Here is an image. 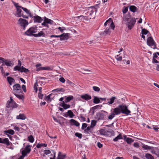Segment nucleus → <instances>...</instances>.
<instances>
[{
    "label": "nucleus",
    "instance_id": "obj_1",
    "mask_svg": "<svg viewBox=\"0 0 159 159\" xmlns=\"http://www.w3.org/2000/svg\"><path fill=\"white\" fill-rule=\"evenodd\" d=\"M131 111L128 109V107L125 104H121L113 109V111L108 116L109 120H112L116 115L120 113L125 114L126 115H129Z\"/></svg>",
    "mask_w": 159,
    "mask_h": 159
},
{
    "label": "nucleus",
    "instance_id": "obj_2",
    "mask_svg": "<svg viewBox=\"0 0 159 159\" xmlns=\"http://www.w3.org/2000/svg\"><path fill=\"white\" fill-rule=\"evenodd\" d=\"M13 93L14 95L19 99L23 100V93L20 84H16L13 86Z\"/></svg>",
    "mask_w": 159,
    "mask_h": 159
},
{
    "label": "nucleus",
    "instance_id": "obj_3",
    "mask_svg": "<svg viewBox=\"0 0 159 159\" xmlns=\"http://www.w3.org/2000/svg\"><path fill=\"white\" fill-rule=\"evenodd\" d=\"M11 2L16 8V16L18 17L22 16L23 18L28 19V16L24 15L23 13H21L22 10L21 9H22V7L19 6L18 3H16L13 0H11Z\"/></svg>",
    "mask_w": 159,
    "mask_h": 159
},
{
    "label": "nucleus",
    "instance_id": "obj_4",
    "mask_svg": "<svg viewBox=\"0 0 159 159\" xmlns=\"http://www.w3.org/2000/svg\"><path fill=\"white\" fill-rule=\"evenodd\" d=\"M37 30V27L35 26L32 27L30 28L25 32V34L29 36H33V34H33V33H36Z\"/></svg>",
    "mask_w": 159,
    "mask_h": 159
},
{
    "label": "nucleus",
    "instance_id": "obj_5",
    "mask_svg": "<svg viewBox=\"0 0 159 159\" xmlns=\"http://www.w3.org/2000/svg\"><path fill=\"white\" fill-rule=\"evenodd\" d=\"M18 24L20 25L24 30H25V27L28 25L27 20L20 18L18 20Z\"/></svg>",
    "mask_w": 159,
    "mask_h": 159
},
{
    "label": "nucleus",
    "instance_id": "obj_6",
    "mask_svg": "<svg viewBox=\"0 0 159 159\" xmlns=\"http://www.w3.org/2000/svg\"><path fill=\"white\" fill-rule=\"evenodd\" d=\"M147 43L149 46L154 49L157 48L156 43L152 37H149L148 38Z\"/></svg>",
    "mask_w": 159,
    "mask_h": 159
},
{
    "label": "nucleus",
    "instance_id": "obj_7",
    "mask_svg": "<svg viewBox=\"0 0 159 159\" xmlns=\"http://www.w3.org/2000/svg\"><path fill=\"white\" fill-rule=\"evenodd\" d=\"M10 100L8 101L6 107L8 108L11 107L12 108L17 107V104L13 100L11 97H10Z\"/></svg>",
    "mask_w": 159,
    "mask_h": 159
},
{
    "label": "nucleus",
    "instance_id": "obj_8",
    "mask_svg": "<svg viewBox=\"0 0 159 159\" xmlns=\"http://www.w3.org/2000/svg\"><path fill=\"white\" fill-rule=\"evenodd\" d=\"M1 63H4L5 65L7 66H13L14 63L12 62L9 59H5L4 58L0 57V64Z\"/></svg>",
    "mask_w": 159,
    "mask_h": 159
},
{
    "label": "nucleus",
    "instance_id": "obj_9",
    "mask_svg": "<svg viewBox=\"0 0 159 159\" xmlns=\"http://www.w3.org/2000/svg\"><path fill=\"white\" fill-rule=\"evenodd\" d=\"M43 18L44 19V21L41 24V25H42L48 28H49V26L48 24H49L52 25L53 24V21L52 20L49 19L45 16Z\"/></svg>",
    "mask_w": 159,
    "mask_h": 159
},
{
    "label": "nucleus",
    "instance_id": "obj_10",
    "mask_svg": "<svg viewBox=\"0 0 159 159\" xmlns=\"http://www.w3.org/2000/svg\"><path fill=\"white\" fill-rule=\"evenodd\" d=\"M31 146L30 145H26L24 150L21 152L22 155L25 157L27 154H29L31 151Z\"/></svg>",
    "mask_w": 159,
    "mask_h": 159
},
{
    "label": "nucleus",
    "instance_id": "obj_11",
    "mask_svg": "<svg viewBox=\"0 0 159 159\" xmlns=\"http://www.w3.org/2000/svg\"><path fill=\"white\" fill-rule=\"evenodd\" d=\"M100 134L102 135H105L107 134L108 133H110L108 135L111 136L113 135L114 134V132L112 129L110 130V131H105L104 129H101L99 130Z\"/></svg>",
    "mask_w": 159,
    "mask_h": 159
},
{
    "label": "nucleus",
    "instance_id": "obj_12",
    "mask_svg": "<svg viewBox=\"0 0 159 159\" xmlns=\"http://www.w3.org/2000/svg\"><path fill=\"white\" fill-rule=\"evenodd\" d=\"M136 22V20L134 18H132L129 22L127 24L129 30H131L134 26Z\"/></svg>",
    "mask_w": 159,
    "mask_h": 159
},
{
    "label": "nucleus",
    "instance_id": "obj_13",
    "mask_svg": "<svg viewBox=\"0 0 159 159\" xmlns=\"http://www.w3.org/2000/svg\"><path fill=\"white\" fill-rule=\"evenodd\" d=\"M0 143L4 144L7 146H8L10 145V142L7 138L4 139L0 138Z\"/></svg>",
    "mask_w": 159,
    "mask_h": 159
},
{
    "label": "nucleus",
    "instance_id": "obj_14",
    "mask_svg": "<svg viewBox=\"0 0 159 159\" xmlns=\"http://www.w3.org/2000/svg\"><path fill=\"white\" fill-rule=\"evenodd\" d=\"M33 20L35 23H40L43 20L41 17L37 15L33 16Z\"/></svg>",
    "mask_w": 159,
    "mask_h": 159
},
{
    "label": "nucleus",
    "instance_id": "obj_15",
    "mask_svg": "<svg viewBox=\"0 0 159 159\" xmlns=\"http://www.w3.org/2000/svg\"><path fill=\"white\" fill-rule=\"evenodd\" d=\"M80 98L86 101H88L90 100L92 98L91 96L87 94H85L84 95H81Z\"/></svg>",
    "mask_w": 159,
    "mask_h": 159
},
{
    "label": "nucleus",
    "instance_id": "obj_16",
    "mask_svg": "<svg viewBox=\"0 0 159 159\" xmlns=\"http://www.w3.org/2000/svg\"><path fill=\"white\" fill-rule=\"evenodd\" d=\"M97 9L93 7H90L88 8L87 13L90 15H91L94 11H96Z\"/></svg>",
    "mask_w": 159,
    "mask_h": 159
},
{
    "label": "nucleus",
    "instance_id": "obj_17",
    "mask_svg": "<svg viewBox=\"0 0 159 159\" xmlns=\"http://www.w3.org/2000/svg\"><path fill=\"white\" fill-rule=\"evenodd\" d=\"M69 34L68 33H63L60 35L61 36H60V40H65L69 38Z\"/></svg>",
    "mask_w": 159,
    "mask_h": 159
},
{
    "label": "nucleus",
    "instance_id": "obj_18",
    "mask_svg": "<svg viewBox=\"0 0 159 159\" xmlns=\"http://www.w3.org/2000/svg\"><path fill=\"white\" fill-rule=\"evenodd\" d=\"M84 132L87 134H90L92 133L93 131V128L90 127V126H88L87 127L86 129L84 130Z\"/></svg>",
    "mask_w": 159,
    "mask_h": 159
},
{
    "label": "nucleus",
    "instance_id": "obj_19",
    "mask_svg": "<svg viewBox=\"0 0 159 159\" xmlns=\"http://www.w3.org/2000/svg\"><path fill=\"white\" fill-rule=\"evenodd\" d=\"M60 106L62 107L64 109H66L70 107V105L66 104L64 101L60 105Z\"/></svg>",
    "mask_w": 159,
    "mask_h": 159
},
{
    "label": "nucleus",
    "instance_id": "obj_20",
    "mask_svg": "<svg viewBox=\"0 0 159 159\" xmlns=\"http://www.w3.org/2000/svg\"><path fill=\"white\" fill-rule=\"evenodd\" d=\"M116 99V98L115 97H112L111 98L109 99H107V100H109L107 102V104H113L115 100V99Z\"/></svg>",
    "mask_w": 159,
    "mask_h": 159
},
{
    "label": "nucleus",
    "instance_id": "obj_21",
    "mask_svg": "<svg viewBox=\"0 0 159 159\" xmlns=\"http://www.w3.org/2000/svg\"><path fill=\"white\" fill-rule=\"evenodd\" d=\"M33 36L34 37H40L41 36L44 37L45 34L43 31H41L38 34H33Z\"/></svg>",
    "mask_w": 159,
    "mask_h": 159
},
{
    "label": "nucleus",
    "instance_id": "obj_22",
    "mask_svg": "<svg viewBox=\"0 0 159 159\" xmlns=\"http://www.w3.org/2000/svg\"><path fill=\"white\" fill-rule=\"evenodd\" d=\"M70 121L71 125H74L76 126H78L80 125V123L74 119H71L70 120Z\"/></svg>",
    "mask_w": 159,
    "mask_h": 159
},
{
    "label": "nucleus",
    "instance_id": "obj_23",
    "mask_svg": "<svg viewBox=\"0 0 159 159\" xmlns=\"http://www.w3.org/2000/svg\"><path fill=\"white\" fill-rule=\"evenodd\" d=\"M22 9L27 14L29 15L30 17L32 18H33L32 15L31 14V12L28 9L23 7H22Z\"/></svg>",
    "mask_w": 159,
    "mask_h": 159
},
{
    "label": "nucleus",
    "instance_id": "obj_24",
    "mask_svg": "<svg viewBox=\"0 0 159 159\" xmlns=\"http://www.w3.org/2000/svg\"><path fill=\"white\" fill-rule=\"evenodd\" d=\"M16 118L17 119L25 120L26 116L24 114H20L19 115L16 116Z\"/></svg>",
    "mask_w": 159,
    "mask_h": 159
},
{
    "label": "nucleus",
    "instance_id": "obj_25",
    "mask_svg": "<svg viewBox=\"0 0 159 159\" xmlns=\"http://www.w3.org/2000/svg\"><path fill=\"white\" fill-rule=\"evenodd\" d=\"M7 80L10 85H11L12 84V83L14 82L15 81L14 78L11 77H7Z\"/></svg>",
    "mask_w": 159,
    "mask_h": 159
},
{
    "label": "nucleus",
    "instance_id": "obj_26",
    "mask_svg": "<svg viewBox=\"0 0 159 159\" xmlns=\"http://www.w3.org/2000/svg\"><path fill=\"white\" fill-rule=\"evenodd\" d=\"M129 9L130 11L133 12H135L138 9L135 6L131 5L129 6Z\"/></svg>",
    "mask_w": 159,
    "mask_h": 159
},
{
    "label": "nucleus",
    "instance_id": "obj_27",
    "mask_svg": "<svg viewBox=\"0 0 159 159\" xmlns=\"http://www.w3.org/2000/svg\"><path fill=\"white\" fill-rule=\"evenodd\" d=\"M122 136L121 134H120L116 137L113 139V141L114 142L117 141L119 140L122 139Z\"/></svg>",
    "mask_w": 159,
    "mask_h": 159
},
{
    "label": "nucleus",
    "instance_id": "obj_28",
    "mask_svg": "<svg viewBox=\"0 0 159 159\" xmlns=\"http://www.w3.org/2000/svg\"><path fill=\"white\" fill-rule=\"evenodd\" d=\"M4 133L6 134H9L11 135H13L15 134V131L11 129H9L4 131Z\"/></svg>",
    "mask_w": 159,
    "mask_h": 159
},
{
    "label": "nucleus",
    "instance_id": "obj_29",
    "mask_svg": "<svg viewBox=\"0 0 159 159\" xmlns=\"http://www.w3.org/2000/svg\"><path fill=\"white\" fill-rule=\"evenodd\" d=\"M65 157V155L62 154L61 152H59L57 159H64Z\"/></svg>",
    "mask_w": 159,
    "mask_h": 159
},
{
    "label": "nucleus",
    "instance_id": "obj_30",
    "mask_svg": "<svg viewBox=\"0 0 159 159\" xmlns=\"http://www.w3.org/2000/svg\"><path fill=\"white\" fill-rule=\"evenodd\" d=\"M100 100L99 98L97 97L94 96L93 100V102L95 104H97L100 102Z\"/></svg>",
    "mask_w": 159,
    "mask_h": 159
},
{
    "label": "nucleus",
    "instance_id": "obj_31",
    "mask_svg": "<svg viewBox=\"0 0 159 159\" xmlns=\"http://www.w3.org/2000/svg\"><path fill=\"white\" fill-rule=\"evenodd\" d=\"M65 91V90L63 88H58L56 89H54L52 91L53 92H64Z\"/></svg>",
    "mask_w": 159,
    "mask_h": 159
},
{
    "label": "nucleus",
    "instance_id": "obj_32",
    "mask_svg": "<svg viewBox=\"0 0 159 159\" xmlns=\"http://www.w3.org/2000/svg\"><path fill=\"white\" fill-rule=\"evenodd\" d=\"M97 116L98 117V119L100 120H103L104 116L102 113H99L97 114Z\"/></svg>",
    "mask_w": 159,
    "mask_h": 159
},
{
    "label": "nucleus",
    "instance_id": "obj_33",
    "mask_svg": "<svg viewBox=\"0 0 159 159\" xmlns=\"http://www.w3.org/2000/svg\"><path fill=\"white\" fill-rule=\"evenodd\" d=\"M111 32V31L110 30V28H107L103 32V34L105 35L109 34Z\"/></svg>",
    "mask_w": 159,
    "mask_h": 159
},
{
    "label": "nucleus",
    "instance_id": "obj_34",
    "mask_svg": "<svg viewBox=\"0 0 159 159\" xmlns=\"http://www.w3.org/2000/svg\"><path fill=\"white\" fill-rule=\"evenodd\" d=\"M50 68L49 67H41L39 68H38L37 69V70H50Z\"/></svg>",
    "mask_w": 159,
    "mask_h": 159
},
{
    "label": "nucleus",
    "instance_id": "obj_35",
    "mask_svg": "<svg viewBox=\"0 0 159 159\" xmlns=\"http://www.w3.org/2000/svg\"><path fill=\"white\" fill-rule=\"evenodd\" d=\"M125 141L128 144H130L134 141V140L131 138H127L126 139Z\"/></svg>",
    "mask_w": 159,
    "mask_h": 159
},
{
    "label": "nucleus",
    "instance_id": "obj_36",
    "mask_svg": "<svg viewBox=\"0 0 159 159\" xmlns=\"http://www.w3.org/2000/svg\"><path fill=\"white\" fill-rule=\"evenodd\" d=\"M20 72H24L25 73H27L29 72V70L28 69L24 67L23 66L21 67V69L20 70Z\"/></svg>",
    "mask_w": 159,
    "mask_h": 159
},
{
    "label": "nucleus",
    "instance_id": "obj_37",
    "mask_svg": "<svg viewBox=\"0 0 159 159\" xmlns=\"http://www.w3.org/2000/svg\"><path fill=\"white\" fill-rule=\"evenodd\" d=\"M73 98V97L72 96L67 97L66 98V100L65 101V102L67 103L69 102L71 100H72Z\"/></svg>",
    "mask_w": 159,
    "mask_h": 159
},
{
    "label": "nucleus",
    "instance_id": "obj_38",
    "mask_svg": "<svg viewBox=\"0 0 159 159\" xmlns=\"http://www.w3.org/2000/svg\"><path fill=\"white\" fill-rule=\"evenodd\" d=\"M145 157L147 159H154V157L151 154L149 153L146 154Z\"/></svg>",
    "mask_w": 159,
    "mask_h": 159
},
{
    "label": "nucleus",
    "instance_id": "obj_39",
    "mask_svg": "<svg viewBox=\"0 0 159 159\" xmlns=\"http://www.w3.org/2000/svg\"><path fill=\"white\" fill-rule=\"evenodd\" d=\"M143 148L146 150H150L153 148V147L148 146L146 145H143Z\"/></svg>",
    "mask_w": 159,
    "mask_h": 159
},
{
    "label": "nucleus",
    "instance_id": "obj_40",
    "mask_svg": "<svg viewBox=\"0 0 159 159\" xmlns=\"http://www.w3.org/2000/svg\"><path fill=\"white\" fill-rule=\"evenodd\" d=\"M46 147L47 146V144L43 143H38L36 145V147L37 148H40L42 147Z\"/></svg>",
    "mask_w": 159,
    "mask_h": 159
},
{
    "label": "nucleus",
    "instance_id": "obj_41",
    "mask_svg": "<svg viewBox=\"0 0 159 159\" xmlns=\"http://www.w3.org/2000/svg\"><path fill=\"white\" fill-rule=\"evenodd\" d=\"M67 113H68V116H69L70 118H73L74 116L73 112L71 110H68Z\"/></svg>",
    "mask_w": 159,
    "mask_h": 159
},
{
    "label": "nucleus",
    "instance_id": "obj_42",
    "mask_svg": "<svg viewBox=\"0 0 159 159\" xmlns=\"http://www.w3.org/2000/svg\"><path fill=\"white\" fill-rule=\"evenodd\" d=\"M28 141L30 143H33L34 141V138L32 135H30L28 137Z\"/></svg>",
    "mask_w": 159,
    "mask_h": 159
},
{
    "label": "nucleus",
    "instance_id": "obj_43",
    "mask_svg": "<svg viewBox=\"0 0 159 159\" xmlns=\"http://www.w3.org/2000/svg\"><path fill=\"white\" fill-rule=\"evenodd\" d=\"M97 123V121L95 120H93L91 121V125H90V127L93 128L94 126L96 125Z\"/></svg>",
    "mask_w": 159,
    "mask_h": 159
},
{
    "label": "nucleus",
    "instance_id": "obj_44",
    "mask_svg": "<svg viewBox=\"0 0 159 159\" xmlns=\"http://www.w3.org/2000/svg\"><path fill=\"white\" fill-rule=\"evenodd\" d=\"M38 86V83L37 81L36 82L34 85V90H35V92L37 93L38 91V88L37 86Z\"/></svg>",
    "mask_w": 159,
    "mask_h": 159
},
{
    "label": "nucleus",
    "instance_id": "obj_45",
    "mask_svg": "<svg viewBox=\"0 0 159 159\" xmlns=\"http://www.w3.org/2000/svg\"><path fill=\"white\" fill-rule=\"evenodd\" d=\"M149 31L145 29H143L142 30L141 33L143 34H147Z\"/></svg>",
    "mask_w": 159,
    "mask_h": 159
},
{
    "label": "nucleus",
    "instance_id": "obj_46",
    "mask_svg": "<svg viewBox=\"0 0 159 159\" xmlns=\"http://www.w3.org/2000/svg\"><path fill=\"white\" fill-rule=\"evenodd\" d=\"M86 16H77V18L79 19H80L81 20L84 21L86 19Z\"/></svg>",
    "mask_w": 159,
    "mask_h": 159
},
{
    "label": "nucleus",
    "instance_id": "obj_47",
    "mask_svg": "<svg viewBox=\"0 0 159 159\" xmlns=\"http://www.w3.org/2000/svg\"><path fill=\"white\" fill-rule=\"evenodd\" d=\"M50 96L51 95L50 94L45 97V100H46L47 102H50L51 101Z\"/></svg>",
    "mask_w": 159,
    "mask_h": 159
},
{
    "label": "nucleus",
    "instance_id": "obj_48",
    "mask_svg": "<svg viewBox=\"0 0 159 159\" xmlns=\"http://www.w3.org/2000/svg\"><path fill=\"white\" fill-rule=\"evenodd\" d=\"M21 69V67H20V66L17 65L14 67L13 70L15 71L18 70L20 71Z\"/></svg>",
    "mask_w": 159,
    "mask_h": 159
},
{
    "label": "nucleus",
    "instance_id": "obj_49",
    "mask_svg": "<svg viewBox=\"0 0 159 159\" xmlns=\"http://www.w3.org/2000/svg\"><path fill=\"white\" fill-rule=\"evenodd\" d=\"M93 88L95 91L99 92L100 91V89L98 87L94 86L93 87Z\"/></svg>",
    "mask_w": 159,
    "mask_h": 159
},
{
    "label": "nucleus",
    "instance_id": "obj_50",
    "mask_svg": "<svg viewBox=\"0 0 159 159\" xmlns=\"http://www.w3.org/2000/svg\"><path fill=\"white\" fill-rule=\"evenodd\" d=\"M115 57L118 61H121L122 60V57L120 56L119 55H117Z\"/></svg>",
    "mask_w": 159,
    "mask_h": 159
},
{
    "label": "nucleus",
    "instance_id": "obj_51",
    "mask_svg": "<svg viewBox=\"0 0 159 159\" xmlns=\"http://www.w3.org/2000/svg\"><path fill=\"white\" fill-rule=\"evenodd\" d=\"M109 24H110V27H111V29L113 30H114L115 25L113 22V21L112 20L111 22H110Z\"/></svg>",
    "mask_w": 159,
    "mask_h": 159
},
{
    "label": "nucleus",
    "instance_id": "obj_52",
    "mask_svg": "<svg viewBox=\"0 0 159 159\" xmlns=\"http://www.w3.org/2000/svg\"><path fill=\"white\" fill-rule=\"evenodd\" d=\"M112 21V19L111 18H109L108 20H107L106 22L104 23V25L106 26L108 23H109L111 22Z\"/></svg>",
    "mask_w": 159,
    "mask_h": 159
},
{
    "label": "nucleus",
    "instance_id": "obj_53",
    "mask_svg": "<svg viewBox=\"0 0 159 159\" xmlns=\"http://www.w3.org/2000/svg\"><path fill=\"white\" fill-rule=\"evenodd\" d=\"M102 107V105H98L93 107H92V109L93 110H95L97 109L101 108Z\"/></svg>",
    "mask_w": 159,
    "mask_h": 159
},
{
    "label": "nucleus",
    "instance_id": "obj_54",
    "mask_svg": "<svg viewBox=\"0 0 159 159\" xmlns=\"http://www.w3.org/2000/svg\"><path fill=\"white\" fill-rule=\"evenodd\" d=\"M128 11V7H124L122 11L123 13L124 14H125Z\"/></svg>",
    "mask_w": 159,
    "mask_h": 159
},
{
    "label": "nucleus",
    "instance_id": "obj_55",
    "mask_svg": "<svg viewBox=\"0 0 159 159\" xmlns=\"http://www.w3.org/2000/svg\"><path fill=\"white\" fill-rule=\"evenodd\" d=\"M75 135L76 136L78 137L80 139L82 138V134H81L79 133H75Z\"/></svg>",
    "mask_w": 159,
    "mask_h": 159
},
{
    "label": "nucleus",
    "instance_id": "obj_56",
    "mask_svg": "<svg viewBox=\"0 0 159 159\" xmlns=\"http://www.w3.org/2000/svg\"><path fill=\"white\" fill-rule=\"evenodd\" d=\"M58 29H59V30L61 32H63V31L64 30H66V29L65 27H59Z\"/></svg>",
    "mask_w": 159,
    "mask_h": 159
},
{
    "label": "nucleus",
    "instance_id": "obj_57",
    "mask_svg": "<svg viewBox=\"0 0 159 159\" xmlns=\"http://www.w3.org/2000/svg\"><path fill=\"white\" fill-rule=\"evenodd\" d=\"M87 124L86 123H84L83 124L81 127V129L82 130H84L86 128V127H87Z\"/></svg>",
    "mask_w": 159,
    "mask_h": 159
},
{
    "label": "nucleus",
    "instance_id": "obj_58",
    "mask_svg": "<svg viewBox=\"0 0 159 159\" xmlns=\"http://www.w3.org/2000/svg\"><path fill=\"white\" fill-rule=\"evenodd\" d=\"M44 153L46 155H48L51 153V151L49 150H44Z\"/></svg>",
    "mask_w": 159,
    "mask_h": 159
},
{
    "label": "nucleus",
    "instance_id": "obj_59",
    "mask_svg": "<svg viewBox=\"0 0 159 159\" xmlns=\"http://www.w3.org/2000/svg\"><path fill=\"white\" fill-rule=\"evenodd\" d=\"M43 95L41 93L39 92L38 93V97L40 99H42L43 98Z\"/></svg>",
    "mask_w": 159,
    "mask_h": 159
},
{
    "label": "nucleus",
    "instance_id": "obj_60",
    "mask_svg": "<svg viewBox=\"0 0 159 159\" xmlns=\"http://www.w3.org/2000/svg\"><path fill=\"white\" fill-rule=\"evenodd\" d=\"M0 69L2 75H3V74L5 73V72L4 70L3 67L0 66Z\"/></svg>",
    "mask_w": 159,
    "mask_h": 159
},
{
    "label": "nucleus",
    "instance_id": "obj_61",
    "mask_svg": "<svg viewBox=\"0 0 159 159\" xmlns=\"http://www.w3.org/2000/svg\"><path fill=\"white\" fill-rule=\"evenodd\" d=\"M157 149L158 148L156 149L155 150H151V153L152 154H155L156 155L157 153L156 152H157Z\"/></svg>",
    "mask_w": 159,
    "mask_h": 159
},
{
    "label": "nucleus",
    "instance_id": "obj_62",
    "mask_svg": "<svg viewBox=\"0 0 159 159\" xmlns=\"http://www.w3.org/2000/svg\"><path fill=\"white\" fill-rule=\"evenodd\" d=\"M97 146L99 148H102L103 146L102 144L99 142L97 143Z\"/></svg>",
    "mask_w": 159,
    "mask_h": 159
},
{
    "label": "nucleus",
    "instance_id": "obj_63",
    "mask_svg": "<svg viewBox=\"0 0 159 159\" xmlns=\"http://www.w3.org/2000/svg\"><path fill=\"white\" fill-rule=\"evenodd\" d=\"M59 81L62 83H64L65 82V79L63 77H61L59 79Z\"/></svg>",
    "mask_w": 159,
    "mask_h": 159
},
{
    "label": "nucleus",
    "instance_id": "obj_64",
    "mask_svg": "<svg viewBox=\"0 0 159 159\" xmlns=\"http://www.w3.org/2000/svg\"><path fill=\"white\" fill-rule=\"evenodd\" d=\"M22 89H23V91L25 92H26V86L24 85H23L22 86Z\"/></svg>",
    "mask_w": 159,
    "mask_h": 159
}]
</instances>
